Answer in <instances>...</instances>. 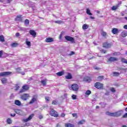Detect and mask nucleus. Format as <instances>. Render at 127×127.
<instances>
[{
    "label": "nucleus",
    "mask_w": 127,
    "mask_h": 127,
    "mask_svg": "<svg viewBox=\"0 0 127 127\" xmlns=\"http://www.w3.org/2000/svg\"><path fill=\"white\" fill-rule=\"evenodd\" d=\"M1 81L2 84H5L6 82H7V79L5 78H3L1 79Z\"/></svg>",
    "instance_id": "26"
},
{
    "label": "nucleus",
    "mask_w": 127,
    "mask_h": 127,
    "mask_svg": "<svg viewBox=\"0 0 127 127\" xmlns=\"http://www.w3.org/2000/svg\"><path fill=\"white\" fill-rule=\"evenodd\" d=\"M124 28L125 29H127V25H125L124 26Z\"/></svg>",
    "instance_id": "61"
},
{
    "label": "nucleus",
    "mask_w": 127,
    "mask_h": 127,
    "mask_svg": "<svg viewBox=\"0 0 127 127\" xmlns=\"http://www.w3.org/2000/svg\"><path fill=\"white\" fill-rule=\"evenodd\" d=\"M113 74L114 75V76H119V75H120V73H119V72H118L114 71L113 72Z\"/></svg>",
    "instance_id": "43"
},
{
    "label": "nucleus",
    "mask_w": 127,
    "mask_h": 127,
    "mask_svg": "<svg viewBox=\"0 0 127 127\" xmlns=\"http://www.w3.org/2000/svg\"><path fill=\"white\" fill-rule=\"evenodd\" d=\"M14 104L15 105H16V106H18L19 107L21 106V102H20V101L18 100H15Z\"/></svg>",
    "instance_id": "18"
},
{
    "label": "nucleus",
    "mask_w": 127,
    "mask_h": 127,
    "mask_svg": "<svg viewBox=\"0 0 127 127\" xmlns=\"http://www.w3.org/2000/svg\"><path fill=\"white\" fill-rule=\"evenodd\" d=\"M41 83L42 84L43 86H46V80H43L41 81Z\"/></svg>",
    "instance_id": "32"
},
{
    "label": "nucleus",
    "mask_w": 127,
    "mask_h": 127,
    "mask_svg": "<svg viewBox=\"0 0 127 127\" xmlns=\"http://www.w3.org/2000/svg\"><path fill=\"white\" fill-rule=\"evenodd\" d=\"M91 93H92L91 92V90H88L86 91L85 92V95H87V96H89V95H91Z\"/></svg>",
    "instance_id": "34"
},
{
    "label": "nucleus",
    "mask_w": 127,
    "mask_h": 127,
    "mask_svg": "<svg viewBox=\"0 0 127 127\" xmlns=\"http://www.w3.org/2000/svg\"><path fill=\"white\" fill-rule=\"evenodd\" d=\"M14 112L15 113H16V114H17L18 115H20V110L16 109L14 110Z\"/></svg>",
    "instance_id": "29"
},
{
    "label": "nucleus",
    "mask_w": 127,
    "mask_h": 127,
    "mask_svg": "<svg viewBox=\"0 0 127 127\" xmlns=\"http://www.w3.org/2000/svg\"><path fill=\"white\" fill-rule=\"evenodd\" d=\"M86 13L87 14H88V15H93V14L91 13V11L90 10V9L87 8L86 9Z\"/></svg>",
    "instance_id": "25"
},
{
    "label": "nucleus",
    "mask_w": 127,
    "mask_h": 127,
    "mask_svg": "<svg viewBox=\"0 0 127 127\" xmlns=\"http://www.w3.org/2000/svg\"><path fill=\"white\" fill-rule=\"evenodd\" d=\"M65 79H71L73 78L71 73L68 72L67 75L65 76Z\"/></svg>",
    "instance_id": "17"
},
{
    "label": "nucleus",
    "mask_w": 127,
    "mask_h": 127,
    "mask_svg": "<svg viewBox=\"0 0 127 127\" xmlns=\"http://www.w3.org/2000/svg\"><path fill=\"white\" fill-rule=\"evenodd\" d=\"M71 88L72 91L77 92L79 90V85L77 84H74L71 85Z\"/></svg>",
    "instance_id": "6"
},
{
    "label": "nucleus",
    "mask_w": 127,
    "mask_h": 127,
    "mask_svg": "<svg viewBox=\"0 0 127 127\" xmlns=\"http://www.w3.org/2000/svg\"><path fill=\"white\" fill-rule=\"evenodd\" d=\"M98 81H102V80H104V76H99L97 78Z\"/></svg>",
    "instance_id": "27"
},
{
    "label": "nucleus",
    "mask_w": 127,
    "mask_h": 127,
    "mask_svg": "<svg viewBox=\"0 0 127 127\" xmlns=\"http://www.w3.org/2000/svg\"><path fill=\"white\" fill-rule=\"evenodd\" d=\"M24 22L25 25H28L29 24V20L28 19H26Z\"/></svg>",
    "instance_id": "40"
},
{
    "label": "nucleus",
    "mask_w": 127,
    "mask_h": 127,
    "mask_svg": "<svg viewBox=\"0 0 127 127\" xmlns=\"http://www.w3.org/2000/svg\"><path fill=\"white\" fill-rule=\"evenodd\" d=\"M42 118H43L42 116H39V119H40V120L42 119Z\"/></svg>",
    "instance_id": "64"
},
{
    "label": "nucleus",
    "mask_w": 127,
    "mask_h": 127,
    "mask_svg": "<svg viewBox=\"0 0 127 127\" xmlns=\"http://www.w3.org/2000/svg\"><path fill=\"white\" fill-rule=\"evenodd\" d=\"M64 38L65 40L69 41L70 43H75V39L70 36H65Z\"/></svg>",
    "instance_id": "2"
},
{
    "label": "nucleus",
    "mask_w": 127,
    "mask_h": 127,
    "mask_svg": "<svg viewBox=\"0 0 127 127\" xmlns=\"http://www.w3.org/2000/svg\"><path fill=\"white\" fill-rule=\"evenodd\" d=\"M45 41L46 42H53L54 39H53V38L48 37L46 39Z\"/></svg>",
    "instance_id": "16"
},
{
    "label": "nucleus",
    "mask_w": 127,
    "mask_h": 127,
    "mask_svg": "<svg viewBox=\"0 0 127 127\" xmlns=\"http://www.w3.org/2000/svg\"><path fill=\"white\" fill-rule=\"evenodd\" d=\"M113 55H116V56H117V55H118V53H117V52H114V53H113Z\"/></svg>",
    "instance_id": "62"
},
{
    "label": "nucleus",
    "mask_w": 127,
    "mask_h": 127,
    "mask_svg": "<svg viewBox=\"0 0 127 127\" xmlns=\"http://www.w3.org/2000/svg\"><path fill=\"white\" fill-rule=\"evenodd\" d=\"M101 52L103 53H107V51L105 50H101Z\"/></svg>",
    "instance_id": "57"
},
{
    "label": "nucleus",
    "mask_w": 127,
    "mask_h": 127,
    "mask_svg": "<svg viewBox=\"0 0 127 127\" xmlns=\"http://www.w3.org/2000/svg\"><path fill=\"white\" fill-rule=\"evenodd\" d=\"M17 45H18V44H17V43H13L11 45V47H16Z\"/></svg>",
    "instance_id": "33"
},
{
    "label": "nucleus",
    "mask_w": 127,
    "mask_h": 127,
    "mask_svg": "<svg viewBox=\"0 0 127 127\" xmlns=\"http://www.w3.org/2000/svg\"><path fill=\"white\" fill-rule=\"evenodd\" d=\"M2 51H0V57H1V56H2Z\"/></svg>",
    "instance_id": "56"
},
{
    "label": "nucleus",
    "mask_w": 127,
    "mask_h": 127,
    "mask_svg": "<svg viewBox=\"0 0 127 127\" xmlns=\"http://www.w3.org/2000/svg\"><path fill=\"white\" fill-rule=\"evenodd\" d=\"M56 104H57V102H56V101H53L52 105H56Z\"/></svg>",
    "instance_id": "51"
},
{
    "label": "nucleus",
    "mask_w": 127,
    "mask_h": 127,
    "mask_svg": "<svg viewBox=\"0 0 127 127\" xmlns=\"http://www.w3.org/2000/svg\"><path fill=\"white\" fill-rule=\"evenodd\" d=\"M26 45L29 46V47H30V46H31V43L30 41H28V39H26Z\"/></svg>",
    "instance_id": "24"
},
{
    "label": "nucleus",
    "mask_w": 127,
    "mask_h": 127,
    "mask_svg": "<svg viewBox=\"0 0 127 127\" xmlns=\"http://www.w3.org/2000/svg\"><path fill=\"white\" fill-rule=\"evenodd\" d=\"M72 116L73 117H77V114H75V113H73L72 114Z\"/></svg>",
    "instance_id": "53"
},
{
    "label": "nucleus",
    "mask_w": 127,
    "mask_h": 127,
    "mask_svg": "<svg viewBox=\"0 0 127 127\" xmlns=\"http://www.w3.org/2000/svg\"><path fill=\"white\" fill-rule=\"evenodd\" d=\"M71 97L72 98V100H76V99H77V97L75 95H72Z\"/></svg>",
    "instance_id": "47"
},
{
    "label": "nucleus",
    "mask_w": 127,
    "mask_h": 127,
    "mask_svg": "<svg viewBox=\"0 0 127 127\" xmlns=\"http://www.w3.org/2000/svg\"><path fill=\"white\" fill-rule=\"evenodd\" d=\"M122 63H124L125 64H127V60L126 59H122L121 60Z\"/></svg>",
    "instance_id": "37"
},
{
    "label": "nucleus",
    "mask_w": 127,
    "mask_h": 127,
    "mask_svg": "<svg viewBox=\"0 0 127 127\" xmlns=\"http://www.w3.org/2000/svg\"><path fill=\"white\" fill-rule=\"evenodd\" d=\"M118 7H119V5L113 6H112L111 9L112 10H116V9H118Z\"/></svg>",
    "instance_id": "35"
},
{
    "label": "nucleus",
    "mask_w": 127,
    "mask_h": 127,
    "mask_svg": "<svg viewBox=\"0 0 127 127\" xmlns=\"http://www.w3.org/2000/svg\"><path fill=\"white\" fill-rule=\"evenodd\" d=\"M11 117H15V114H11Z\"/></svg>",
    "instance_id": "63"
},
{
    "label": "nucleus",
    "mask_w": 127,
    "mask_h": 127,
    "mask_svg": "<svg viewBox=\"0 0 127 127\" xmlns=\"http://www.w3.org/2000/svg\"><path fill=\"white\" fill-rule=\"evenodd\" d=\"M11 74V72L10 71H4L0 73V76L1 77H3L4 76H8Z\"/></svg>",
    "instance_id": "7"
},
{
    "label": "nucleus",
    "mask_w": 127,
    "mask_h": 127,
    "mask_svg": "<svg viewBox=\"0 0 127 127\" xmlns=\"http://www.w3.org/2000/svg\"><path fill=\"white\" fill-rule=\"evenodd\" d=\"M17 73H21V68L20 67H18L16 68Z\"/></svg>",
    "instance_id": "39"
},
{
    "label": "nucleus",
    "mask_w": 127,
    "mask_h": 127,
    "mask_svg": "<svg viewBox=\"0 0 127 127\" xmlns=\"http://www.w3.org/2000/svg\"><path fill=\"white\" fill-rule=\"evenodd\" d=\"M61 118H64L65 117V114L64 113H62L61 115Z\"/></svg>",
    "instance_id": "50"
},
{
    "label": "nucleus",
    "mask_w": 127,
    "mask_h": 127,
    "mask_svg": "<svg viewBox=\"0 0 127 127\" xmlns=\"http://www.w3.org/2000/svg\"><path fill=\"white\" fill-rule=\"evenodd\" d=\"M50 114L52 117H54L55 118H58L59 117V115L57 113V112H56V111H55L54 110L52 109L50 112Z\"/></svg>",
    "instance_id": "5"
},
{
    "label": "nucleus",
    "mask_w": 127,
    "mask_h": 127,
    "mask_svg": "<svg viewBox=\"0 0 127 127\" xmlns=\"http://www.w3.org/2000/svg\"><path fill=\"white\" fill-rule=\"evenodd\" d=\"M74 54H75V52L71 51L70 52V53L69 54V55H70V56H71V55H74Z\"/></svg>",
    "instance_id": "49"
},
{
    "label": "nucleus",
    "mask_w": 127,
    "mask_h": 127,
    "mask_svg": "<svg viewBox=\"0 0 127 127\" xmlns=\"http://www.w3.org/2000/svg\"><path fill=\"white\" fill-rule=\"evenodd\" d=\"M103 47H104V48H110V47H111V44H108V43H104L103 44Z\"/></svg>",
    "instance_id": "19"
},
{
    "label": "nucleus",
    "mask_w": 127,
    "mask_h": 127,
    "mask_svg": "<svg viewBox=\"0 0 127 127\" xmlns=\"http://www.w3.org/2000/svg\"><path fill=\"white\" fill-rule=\"evenodd\" d=\"M29 33L33 36V37H34V38L36 37V32H35V31L34 30H30L29 31Z\"/></svg>",
    "instance_id": "11"
},
{
    "label": "nucleus",
    "mask_w": 127,
    "mask_h": 127,
    "mask_svg": "<svg viewBox=\"0 0 127 127\" xmlns=\"http://www.w3.org/2000/svg\"><path fill=\"white\" fill-rule=\"evenodd\" d=\"M29 97V95L28 94L25 93L23 95H22L20 97L21 100H23V101H26L27 100V98Z\"/></svg>",
    "instance_id": "9"
},
{
    "label": "nucleus",
    "mask_w": 127,
    "mask_h": 127,
    "mask_svg": "<svg viewBox=\"0 0 127 127\" xmlns=\"http://www.w3.org/2000/svg\"><path fill=\"white\" fill-rule=\"evenodd\" d=\"M101 34L102 36L105 37L107 35V33H106L105 32H102Z\"/></svg>",
    "instance_id": "46"
},
{
    "label": "nucleus",
    "mask_w": 127,
    "mask_h": 127,
    "mask_svg": "<svg viewBox=\"0 0 127 127\" xmlns=\"http://www.w3.org/2000/svg\"><path fill=\"white\" fill-rule=\"evenodd\" d=\"M36 101H37V98H36L35 97V96H34V97H33V98L31 99V100L30 101V102L29 103V104L30 105H31V104H33V103H34L35 102H36Z\"/></svg>",
    "instance_id": "13"
},
{
    "label": "nucleus",
    "mask_w": 127,
    "mask_h": 127,
    "mask_svg": "<svg viewBox=\"0 0 127 127\" xmlns=\"http://www.w3.org/2000/svg\"><path fill=\"white\" fill-rule=\"evenodd\" d=\"M29 126H30L29 123H26L25 124V127H29Z\"/></svg>",
    "instance_id": "58"
},
{
    "label": "nucleus",
    "mask_w": 127,
    "mask_h": 127,
    "mask_svg": "<svg viewBox=\"0 0 127 127\" xmlns=\"http://www.w3.org/2000/svg\"><path fill=\"white\" fill-rule=\"evenodd\" d=\"M15 91H18V90L19 89V86H18V84H16L15 86Z\"/></svg>",
    "instance_id": "42"
},
{
    "label": "nucleus",
    "mask_w": 127,
    "mask_h": 127,
    "mask_svg": "<svg viewBox=\"0 0 127 127\" xmlns=\"http://www.w3.org/2000/svg\"><path fill=\"white\" fill-rule=\"evenodd\" d=\"M65 127H75V126L73 124H71L70 123H66L65 124Z\"/></svg>",
    "instance_id": "21"
},
{
    "label": "nucleus",
    "mask_w": 127,
    "mask_h": 127,
    "mask_svg": "<svg viewBox=\"0 0 127 127\" xmlns=\"http://www.w3.org/2000/svg\"><path fill=\"white\" fill-rule=\"evenodd\" d=\"M63 75H64V71H62L57 73V75L59 76L60 77L61 76H63Z\"/></svg>",
    "instance_id": "23"
},
{
    "label": "nucleus",
    "mask_w": 127,
    "mask_h": 127,
    "mask_svg": "<svg viewBox=\"0 0 127 127\" xmlns=\"http://www.w3.org/2000/svg\"><path fill=\"white\" fill-rule=\"evenodd\" d=\"M123 118H127V113H126L124 115H123Z\"/></svg>",
    "instance_id": "59"
},
{
    "label": "nucleus",
    "mask_w": 127,
    "mask_h": 127,
    "mask_svg": "<svg viewBox=\"0 0 127 127\" xmlns=\"http://www.w3.org/2000/svg\"><path fill=\"white\" fill-rule=\"evenodd\" d=\"M121 36H122V37H126V36H127V31H123L121 33Z\"/></svg>",
    "instance_id": "20"
},
{
    "label": "nucleus",
    "mask_w": 127,
    "mask_h": 127,
    "mask_svg": "<svg viewBox=\"0 0 127 127\" xmlns=\"http://www.w3.org/2000/svg\"><path fill=\"white\" fill-rule=\"evenodd\" d=\"M88 27H89V26L86 24H83L82 26V29L84 30L88 29Z\"/></svg>",
    "instance_id": "30"
},
{
    "label": "nucleus",
    "mask_w": 127,
    "mask_h": 127,
    "mask_svg": "<svg viewBox=\"0 0 127 127\" xmlns=\"http://www.w3.org/2000/svg\"><path fill=\"white\" fill-rule=\"evenodd\" d=\"M63 99H66L67 98V94L66 93H64V96H62Z\"/></svg>",
    "instance_id": "44"
},
{
    "label": "nucleus",
    "mask_w": 127,
    "mask_h": 127,
    "mask_svg": "<svg viewBox=\"0 0 127 127\" xmlns=\"http://www.w3.org/2000/svg\"><path fill=\"white\" fill-rule=\"evenodd\" d=\"M45 100H46V101H49V100H50L49 97H45Z\"/></svg>",
    "instance_id": "55"
},
{
    "label": "nucleus",
    "mask_w": 127,
    "mask_h": 127,
    "mask_svg": "<svg viewBox=\"0 0 127 127\" xmlns=\"http://www.w3.org/2000/svg\"><path fill=\"white\" fill-rule=\"evenodd\" d=\"M104 85L101 82H96L94 85V87L97 88V89H99L100 90H102L103 89Z\"/></svg>",
    "instance_id": "3"
},
{
    "label": "nucleus",
    "mask_w": 127,
    "mask_h": 127,
    "mask_svg": "<svg viewBox=\"0 0 127 127\" xmlns=\"http://www.w3.org/2000/svg\"><path fill=\"white\" fill-rule=\"evenodd\" d=\"M18 30H20L21 31H26V28L18 26Z\"/></svg>",
    "instance_id": "22"
},
{
    "label": "nucleus",
    "mask_w": 127,
    "mask_h": 127,
    "mask_svg": "<svg viewBox=\"0 0 127 127\" xmlns=\"http://www.w3.org/2000/svg\"><path fill=\"white\" fill-rule=\"evenodd\" d=\"M83 81L86 82L87 83H90L91 81V77L89 76H85L83 78Z\"/></svg>",
    "instance_id": "12"
},
{
    "label": "nucleus",
    "mask_w": 127,
    "mask_h": 127,
    "mask_svg": "<svg viewBox=\"0 0 127 127\" xmlns=\"http://www.w3.org/2000/svg\"><path fill=\"white\" fill-rule=\"evenodd\" d=\"M110 91L112 92V93H115L116 89L114 87H111L110 88Z\"/></svg>",
    "instance_id": "41"
},
{
    "label": "nucleus",
    "mask_w": 127,
    "mask_h": 127,
    "mask_svg": "<svg viewBox=\"0 0 127 127\" xmlns=\"http://www.w3.org/2000/svg\"><path fill=\"white\" fill-rule=\"evenodd\" d=\"M22 15H18L16 18H15L16 21H22V18L21 17Z\"/></svg>",
    "instance_id": "15"
},
{
    "label": "nucleus",
    "mask_w": 127,
    "mask_h": 127,
    "mask_svg": "<svg viewBox=\"0 0 127 127\" xmlns=\"http://www.w3.org/2000/svg\"><path fill=\"white\" fill-rule=\"evenodd\" d=\"M107 116H110V117H120L122 115L121 112H114V113H111L110 112H107L106 113Z\"/></svg>",
    "instance_id": "1"
},
{
    "label": "nucleus",
    "mask_w": 127,
    "mask_h": 127,
    "mask_svg": "<svg viewBox=\"0 0 127 127\" xmlns=\"http://www.w3.org/2000/svg\"><path fill=\"white\" fill-rule=\"evenodd\" d=\"M7 3H10L11 1H12V0H6Z\"/></svg>",
    "instance_id": "54"
},
{
    "label": "nucleus",
    "mask_w": 127,
    "mask_h": 127,
    "mask_svg": "<svg viewBox=\"0 0 127 127\" xmlns=\"http://www.w3.org/2000/svg\"><path fill=\"white\" fill-rule=\"evenodd\" d=\"M62 35H63V34L62 33H61L60 35V37H59L60 39H62Z\"/></svg>",
    "instance_id": "60"
},
{
    "label": "nucleus",
    "mask_w": 127,
    "mask_h": 127,
    "mask_svg": "<svg viewBox=\"0 0 127 127\" xmlns=\"http://www.w3.org/2000/svg\"><path fill=\"white\" fill-rule=\"evenodd\" d=\"M22 89L20 90L19 93H23L25 92V91H27L29 89V85H24L22 86Z\"/></svg>",
    "instance_id": "4"
},
{
    "label": "nucleus",
    "mask_w": 127,
    "mask_h": 127,
    "mask_svg": "<svg viewBox=\"0 0 127 127\" xmlns=\"http://www.w3.org/2000/svg\"><path fill=\"white\" fill-rule=\"evenodd\" d=\"M55 23H58V24H61L63 23V21L62 20L55 21Z\"/></svg>",
    "instance_id": "38"
},
{
    "label": "nucleus",
    "mask_w": 127,
    "mask_h": 127,
    "mask_svg": "<svg viewBox=\"0 0 127 127\" xmlns=\"http://www.w3.org/2000/svg\"><path fill=\"white\" fill-rule=\"evenodd\" d=\"M109 95H110V91H107V92L105 93V96H109Z\"/></svg>",
    "instance_id": "48"
},
{
    "label": "nucleus",
    "mask_w": 127,
    "mask_h": 127,
    "mask_svg": "<svg viewBox=\"0 0 127 127\" xmlns=\"http://www.w3.org/2000/svg\"><path fill=\"white\" fill-rule=\"evenodd\" d=\"M33 117H34V114H33L30 115L28 118L24 119L23 122H24L25 123H27V122H29V121H30V120L32 119Z\"/></svg>",
    "instance_id": "10"
},
{
    "label": "nucleus",
    "mask_w": 127,
    "mask_h": 127,
    "mask_svg": "<svg viewBox=\"0 0 127 127\" xmlns=\"http://www.w3.org/2000/svg\"><path fill=\"white\" fill-rule=\"evenodd\" d=\"M118 60H119L118 58L111 57L108 59L107 62L108 63H109V62H115V61H118Z\"/></svg>",
    "instance_id": "8"
},
{
    "label": "nucleus",
    "mask_w": 127,
    "mask_h": 127,
    "mask_svg": "<svg viewBox=\"0 0 127 127\" xmlns=\"http://www.w3.org/2000/svg\"><path fill=\"white\" fill-rule=\"evenodd\" d=\"M119 31H120L118 30V29L116 28H113L112 30V32L113 33V34H117L119 33Z\"/></svg>",
    "instance_id": "14"
},
{
    "label": "nucleus",
    "mask_w": 127,
    "mask_h": 127,
    "mask_svg": "<svg viewBox=\"0 0 127 127\" xmlns=\"http://www.w3.org/2000/svg\"><path fill=\"white\" fill-rule=\"evenodd\" d=\"M7 124H8L9 125H10V124L12 123V121H11V119H10V118H8L7 119Z\"/></svg>",
    "instance_id": "36"
},
{
    "label": "nucleus",
    "mask_w": 127,
    "mask_h": 127,
    "mask_svg": "<svg viewBox=\"0 0 127 127\" xmlns=\"http://www.w3.org/2000/svg\"><path fill=\"white\" fill-rule=\"evenodd\" d=\"M85 121L84 120H81L78 123V125H84L85 124Z\"/></svg>",
    "instance_id": "28"
},
{
    "label": "nucleus",
    "mask_w": 127,
    "mask_h": 127,
    "mask_svg": "<svg viewBox=\"0 0 127 127\" xmlns=\"http://www.w3.org/2000/svg\"><path fill=\"white\" fill-rule=\"evenodd\" d=\"M118 19H119V20H121V21H122V22H124V20L125 18L123 17H120V18H118Z\"/></svg>",
    "instance_id": "45"
},
{
    "label": "nucleus",
    "mask_w": 127,
    "mask_h": 127,
    "mask_svg": "<svg viewBox=\"0 0 127 127\" xmlns=\"http://www.w3.org/2000/svg\"><path fill=\"white\" fill-rule=\"evenodd\" d=\"M0 41H1V42H3V41H4V37L2 35L0 36Z\"/></svg>",
    "instance_id": "31"
},
{
    "label": "nucleus",
    "mask_w": 127,
    "mask_h": 127,
    "mask_svg": "<svg viewBox=\"0 0 127 127\" xmlns=\"http://www.w3.org/2000/svg\"><path fill=\"white\" fill-rule=\"evenodd\" d=\"M19 35H20L19 33H16L15 34V36H16V37H18L19 36Z\"/></svg>",
    "instance_id": "52"
}]
</instances>
